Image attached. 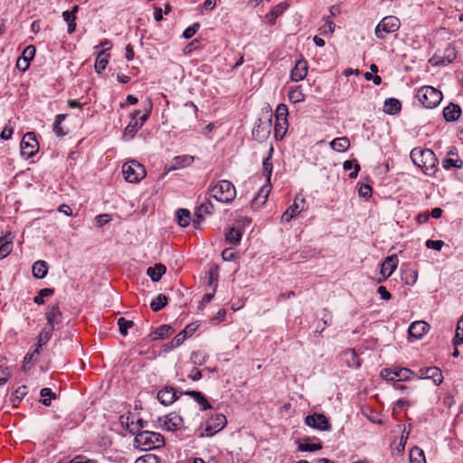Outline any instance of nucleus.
<instances>
[{
    "mask_svg": "<svg viewBox=\"0 0 463 463\" xmlns=\"http://www.w3.org/2000/svg\"><path fill=\"white\" fill-rule=\"evenodd\" d=\"M48 272V266L44 260H37L33 265V274L36 279H43Z\"/></svg>",
    "mask_w": 463,
    "mask_h": 463,
    "instance_id": "obj_32",
    "label": "nucleus"
},
{
    "mask_svg": "<svg viewBox=\"0 0 463 463\" xmlns=\"http://www.w3.org/2000/svg\"><path fill=\"white\" fill-rule=\"evenodd\" d=\"M21 147V155L24 158H30L33 156L38 149H39V144L35 138V135L33 132L26 133L21 141L20 144Z\"/></svg>",
    "mask_w": 463,
    "mask_h": 463,
    "instance_id": "obj_9",
    "label": "nucleus"
},
{
    "mask_svg": "<svg viewBox=\"0 0 463 463\" xmlns=\"http://www.w3.org/2000/svg\"><path fill=\"white\" fill-rule=\"evenodd\" d=\"M27 394V387L25 385H22L18 387L14 394V402L15 401L20 402L25 395Z\"/></svg>",
    "mask_w": 463,
    "mask_h": 463,
    "instance_id": "obj_59",
    "label": "nucleus"
},
{
    "mask_svg": "<svg viewBox=\"0 0 463 463\" xmlns=\"http://www.w3.org/2000/svg\"><path fill=\"white\" fill-rule=\"evenodd\" d=\"M176 219L180 226H188L191 221L190 212L186 209H179L176 212Z\"/></svg>",
    "mask_w": 463,
    "mask_h": 463,
    "instance_id": "obj_42",
    "label": "nucleus"
},
{
    "mask_svg": "<svg viewBox=\"0 0 463 463\" xmlns=\"http://www.w3.org/2000/svg\"><path fill=\"white\" fill-rule=\"evenodd\" d=\"M288 107L281 103L277 107L275 117L277 120H288Z\"/></svg>",
    "mask_w": 463,
    "mask_h": 463,
    "instance_id": "obj_54",
    "label": "nucleus"
},
{
    "mask_svg": "<svg viewBox=\"0 0 463 463\" xmlns=\"http://www.w3.org/2000/svg\"><path fill=\"white\" fill-rule=\"evenodd\" d=\"M163 427L168 431L182 430L184 427V420L179 414L171 412L165 416Z\"/></svg>",
    "mask_w": 463,
    "mask_h": 463,
    "instance_id": "obj_13",
    "label": "nucleus"
},
{
    "mask_svg": "<svg viewBox=\"0 0 463 463\" xmlns=\"http://www.w3.org/2000/svg\"><path fill=\"white\" fill-rule=\"evenodd\" d=\"M270 191H271V186H270L269 184H267V185H263L260 189L257 196H255L252 199V204H255V203H258V204H260V205L264 204L266 203L268 197H269V194Z\"/></svg>",
    "mask_w": 463,
    "mask_h": 463,
    "instance_id": "obj_34",
    "label": "nucleus"
},
{
    "mask_svg": "<svg viewBox=\"0 0 463 463\" xmlns=\"http://www.w3.org/2000/svg\"><path fill=\"white\" fill-rule=\"evenodd\" d=\"M42 402L45 406H50L52 399H55V393L50 388H43L41 390Z\"/></svg>",
    "mask_w": 463,
    "mask_h": 463,
    "instance_id": "obj_50",
    "label": "nucleus"
},
{
    "mask_svg": "<svg viewBox=\"0 0 463 463\" xmlns=\"http://www.w3.org/2000/svg\"><path fill=\"white\" fill-rule=\"evenodd\" d=\"M199 28H200V24L199 23H194L192 26L187 27L184 31L183 37L184 39L192 38L196 33V32L198 31Z\"/></svg>",
    "mask_w": 463,
    "mask_h": 463,
    "instance_id": "obj_58",
    "label": "nucleus"
},
{
    "mask_svg": "<svg viewBox=\"0 0 463 463\" xmlns=\"http://www.w3.org/2000/svg\"><path fill=\"white\" fill-rule=\"evenodd\" d=\"M354 167V171L349 174L350 178H355L357 176L358 171L360 170V165L357 163H354L351 160H346L344 162L343 168L347 171Z\"/></svg>",
    "mask_w": 463,
    "mask_h": 463,
    "instance_id": "obj_51",
    "label": "nucleus"
},
{
    "mask_svg": "<svg viewBox=\"0 0 463 463\" xmlns=\"http://www.w3.org/2000/svg\"><path fill=\"white\" fill-rule=\"evenodd\" d=\"M430 329V326L424 321L412 322L409 327V335L416 339L421 338Z\"/></svg>",
    "mask_w": 463,
    "mask_h": 463,
    "instance_id": "obj_17",
    "label": "nucleus"
},
{
    "mask_svg": "<svg viewBox=\"0 0 463 463\" xmlns=\"http://www.w3.org/2000/svg\"><path fill=\"white\" fill-rule=\"evenodd\" d=\"M47 326L55 329V326L61 323L62 315L58 305L52 306L46 313Z\"/></svg>",
    "mask_w": 463,
    "mask_h": 463,
    "instance_id": "obj_16",
    "label": "nucleus"
},
{
    "mask_svg": "<svg viewBox=\"0 0 463 463\" xmlns=\"http://www.w3.org/2000/svg\"><path fill=\"white\" fill-rule=\"evenodd\" d=\"M213 209V203L210 201H206L203 203L200 207L197 209L195 215L197 217V220L194 221V226L196 229L200 228V222L203 221V214H210L212 213Z\"/></svg>",
    "mask_w": 463,
    "mask_h": 463,
    "instance_id": "obj_23",
    "label": "nucleus"
},
{
    "mask_svg": "<svg viewBox=\"0 0 463 463\" xmlns=\"http://www.w3.org/2000/svg\"><path fill=\"white\" fill-rule=\"evenodd\" d=\"M341 359L348 367L357 368L360 365L359 359L354 349H347L341 354Z\"/></svg>",
    "mask_w": 463,
    "mask_h": 463,
    "instance_id": "obj_24",
    "label": "nucleus"
},
{
    "mask_svg": "<svg viewBox=\"0 0 463 463\" xmlns=\"http://www.w3.org/2000/svg\"><path fill=\"white\" fill-rule=\"evenodd\" d=\"M408 437H409V432H406L405 430L402 431V436H401V439H400V442L397 446V450L398 452H403L404 449H405V445H406V442H407V439H408Z\"/></svg>",
    "mask_w": 463,
    "mask_h": 463,
    "instance_id": "obj_64",
    "label": "nucleus"
},
{
    "mask_svg": "<svg viewBox=\"0 0 463 463\" xmlns=\"http://www.w3.org/2000/svg\"><path fill=\"white\" fill-rule=\"evenodd\" d=\"M358 194L361 197L368 199L372 195V188L370 185L363 184L359 187Z\"/></svg>",
    "mask_w": 463,
    "mask_h": 463,
    "instance_id": "obj_61",
    "label": "nucleus"
},
{
    "mask_svg": "<svg viewBox=\"0 0 463 463\" xmlns=\"http://www.w3.org/2000/svg\"><path fill=\"white\" fill-rule=\"evenodd\" d=\"M323 35H332L335 32V23L330 17L325 18V24L319 29Z\"/></svg>",
    "mask_w": 463,
    "mask_h": 463,
    "instance_id": "obj_46",
    "label": "nucleus"
},
{
    "mask_svg": "<svg viewBox=\"0 0 463 463\" xmlns=\"http://www.w3.org/2000/svg\"><path fill=\"white\" fill-rule=\"evenodd\" d=\"M305 94L303 93L301 86H295L290 89L288 92V99L293 103H298L305 100Z\"/></svg>",
    "mask_w": 463,
    "mask_h": 463,
    "instance_id": "obj_36",
    "label": "nucleus"
},
{
    "mask_svg": "<svg viewBox=\"0 0 463 463\" xmlns=\"http://www.w3.org/2000/svg\"><path fill=\"white\" fill-rule=\"evenodd\" d=\"M109 63V54L105 53V50L99 52L96 61H95V71L97 73H101L107 67Z\"/></svg>",
    "mask_w": 463,
    "mask_h": 463,
    "instance_id": "obj_31",
    "label": "nucleus"
},
{
    "mask_svg": "<svg viewBox=\"0 0 463 463\" xmlns=\"http://www.w3.org/2000/svg\"><path fill=\"white\" fill-rule=\"evenodd\" d=\"M241 233L239 230L231 228L226 233V241L230 243L238 244L241 241Z\"/></svg>",
    "mask_w": 463,
    "mask_h": 463,
    "instance_id": "obj_47",
    "label": "nucleus"
},
{
    "mask_svg": "<svg viewBox=\"0 0 463 463\" xmlns=\"http://www.w3.org/2000/svg\"><path fill=\"white\" fill-rule=\"evenodd\" d=\"M330 146L333 150H335L336 152H339V153L345 152L350 146V141L345 137H337V138L333 139L330 142Z\"/></svg>",
    "mask_w": 463,
    "mask_h": 463,
    "instance_id": "obj_28",
    "label": "nucleus"
},
{
    "mask_svg": "<svg viewBox=\"0 0 463 463\" xmlns=\"http://www.w3.org/2000/svg\"><path fill=\"white\" fill-rule=\"evenodd\" d=\"M165 445L164 437L155 431L144 430L138 432L134 439V447L140 450L160 449Z\"/></svg>",
    "mask_w": 463,
    "mask_h": 463,
    "instance_id": "obj_2",
    "label": "nucleus"
},
{
    "mask_svg": "<svg viewBox=\"0 0 463 463\" xmlns=\"http://www.w3.org/2000/svg\"><path fill=\"white\" fill-rule=\"evenodd\" d=\"M35 47L33 45H28L24 51L20 58L30 62L35 55Z\"/></svg>",
    "mask_w": 463,
    "mask_h": 463,
    "instance_id": "obj_56",
    "label": "nucleus"
},
{
    "mask_svg": "<svg viewBox=\"0 0 463 463\" xmlns=\"http://www.w3.org/2000/svg\"><path fill=\"white\" fill-rule=\"evenodd\" d=\"M167 304V298L164 294H159L151 301L150 307L154 311H159Z\"/></svg>",
    "mask_w": 463,
    "mask_h": 463,
    "instance_id": "obj_44",
    "label": "nucleus"
},
{
    "mask_svg": "<svg viewBox=\"0 0 463 463\" xmlns=\"http://www.w3.org/2000/svg\"><path fill=\"white\" fill-rule=\"evenodd\" d=\"M111 221V217L109 214H99L96 217V224L97 226L99 227H101L105 224H107L108 222H109Z\"/></svg>",
    "mask_w": 463,
    "mask_h": 463,
    "instance_id": "obj_63",
    "label": "nucleus"
},
{
    "mask_svg": "<svg viewBox=\"0 0 463 463\" xmlns=\"http://www.w3.org/2000/svg\"><path fill=\"white\" fill-rule=\"evenodd\" d=\"M402 279L406 285H414L418 279V271L410 269L403 273Z\"/></svg>",
    "mask_w": 463,
    "mask_h": 463,
    "instance_id": "obj_43",
    "label": "nucleus"
},
{
    "mask_svg": "<svg viewBox=\"0 0 463 463\" xmlns=\"http://www.w3.org/2000/svg\"><path fill=\"white\" fill-rule=\"evenodd\" d=\"M53 330L54 329L52 327L46 326L41 331L39 337H38V346L35 349L34 353L39 354V349L43 345H45L48 343V341L51 339Z\"/></svg>",
    "mask_w": 463,
    "mask_h": 463,
    "instance_id": "obj_35",
    "label": "nucleus"
},
{
    "mask_svg": "<svg viewBox=\"0 0 463 463\" xmlns=\"http://www.w3.org/2000/svg\"><path fill=\"white\" fill-rule=\"evenodd\" d=\"M14 235L9 232L0 238V260L8 256L13 250Z\"/></svg>",
    "mask_w": 463,
    "mask_h": 463,
    "instance_id": "obj_21",
    "label": "nucleus"
},
{
    "mask_svg": "<svg viewBox=\"0 0 463 463\" xmlns=\"http://www.w3.org/2000/svg\"><path fill=\"white\" fill-rule=\"evenodd\" d=\"M322 448L321 443H314L309 441H305L299 444V449L302 451H316Z\"/></svg>",
    "mask_w": 463,
    "mask_h": 463,
    "instance_id": "obj_55",
    "label": "nucleus"
},
{
    "mask_svg": "<svg viewBox=\"0 0 463 463\" xmlns=\"http://www.w3.org/2000/svg\"><path fill=\"white\" fill-rule=\"evenodd\" d=\"M420 379H432L435 384L439 385L443 381L442 373L438 367H426L420 369L418 373Z\"/></svg>",
    "mask_w": 463,
    "mask_h": 463,
    "instance_id": "obj_14",
    "label": "nucleus"
},
{
    "mask_svg": "<svg viewBox=\"0 0 463 463\" xmlns=\"http://www.w3.org/2000/svg\"><path fill=\"white\" fill-rule=\"evenodd\" d=\"M186 395H190L194 398V400L200 405H202V409L203 411L210 409L212 406L208 402V401L205 399L203 394L200 392L196 391H190L185 392Z\"/></svg>",
    "mask_w": 463,
    "mask_h": 463,
    "instance_id": "obj_38",
    "label": "nucleus"
},
{
    "mask_svg": "<svg viewBox=\"0 0 463 463\" xmlns=\"http://www.w3.org/2000/svg\"><path fill=\"white\" fill-rule=\"evenodd\" d=\"M305 423L307 426L319 430H328L331 428L327 418L324 414L320 413H314L307 416Z\"/></svg>",
    "mask_w": 463,
    "mask_h": 463,
    "instance_id": "obj_10",
    "label": "nucleus"
},
{
    "mask_svg": "<svg viewBox=\"0 0 463 463\" xmlns=\"http://www.w3.org/2000/svg\"><path fill=\"white\" fill-rule=\"evenodd\" d=\"M401 102L393 98L387 99L384 102L383 111L390 115H394L401 110Z\"/></svg>",
    "mask_w": 463,
    "mask_h": 463,
    "instance_id": "obj_30",
    "label": "nucleus"
},
{
    "mask_svg": "<svg viewBox=\"0 0 463 463\" xmlns=\"http://www.w3.org/2000/svg\"><path fill=\"white\" fill-rule=\"evenodd\" d=\"M118 326L120 334L126 336L128 335V329L131 328L134 326V323L130 320H127L124 317H119L118 319Z\"/></svg>",
    "mask_w": 463,
    "mask_h": 463,
    "instance_id": "obj_48",
    "label": "nucleus"
},
{
    "mask_svg": "<svg viewBox=\"0 0 463 463\" xmlns=\"http://www.w3.org/2000/svg\"><path fill=\"white\" fill-rule=\"evenodd\" d=\"M227 424L225 415L219 413L213 417L209 418L203 430L200 433V437H213L214 434L221 431Z\"/></svg>",
    "mask_w": 463,
    "mask_h": 463,
    "instance_id": "obj_7",
    "label": "nucleus"
},
{
    "mask_svg": "<svg viewBox=\"0 0 463 463\" xmlns=\"http://www.w3.org/2000/svg\"><path fill=\"white\" fill-rule=\"evenodd\" d=\"M211 196L223 203H232L236 197V189L228 180H221L210 188Z\"/></svg>",
    "mask_w": 463,
    "mask_h": 463,
    "instance_id": "obj_3",
    "label": "nucleus"
},
{
    "mask_svg": "<svg viewBox=\"0 0 463 463\" xmlns=\"http://www.w3.org/2000/svg\"><path fill=\"white\" fill-rule=\"evenodd\" d=\"M417 99L425 108L433 109L440 103L442 93L431 86H423L418 90Z\"/></svg>",
    "mask_w": 463,
    "mask_h": 463,
    "instance_id": "obj_4",
    "label": "nucleus"
},
{
    "mask_svg": "<svg viewBox=\"0 0 463 463\" xmlns=\"http://www.w3.org/2000/svg\"><path fill=\"white\" fill-rule=\"evenodd\" d=\"M442 166L446 170H449L450 168H453V167L460 169L463 166V161L458 156H456V157L447 156L442 161Z\"/></svg>",
    "mask_w": 463,
    "mask_h": 463,
    "instance_id": "obj_39",
    "label": "nucleus"
},
{
    "mask_svg": "<svg viewBox=\"0 0 463 463\" xmlns=\"http://www.w3.org/2000/svg\"><path fill=\"white\" fill-rule=\"evenodd\" d=\"M401 22L399 18L393 15L383 17L381 22L376 25L374 33L379 39H384L385 34L395 33L399 30Z\"/></svg>",
    "mask_w": 463,
    "mask_h": 463,
    "instance_id": "obj_6",
    "label": "nucleus"
},
{
    "mask_svg": "<svg viewBox=\"0 0 463 463\" xmlns=\"http://www.w3.org/2000/svg\"><path fill=\"white\" fill-rule=\"evenodd\" d=\"M288 124V120H277L275 123V136L277 138H282L287 132Z\"/></svg>",
    "mask_w": 463,
    "mask_h": 463,
    "instance_id": "obj_45",
    "label": "nucleus"
},
{
    "mask_svg": "<svg viewBox=\"0 0 463 463\" xmlns=\"http://www.w3.org/2000/svg\"><path fill=\"white\" fill-rule=\"evenodd\" d=\"M173 332L174 330L170 326L162 325L151 334V339L154 341L164 339L169 336Z\"/></svg>",
    "mask_w": 463,
    "mask_h": 463,
    "instance_id": "obj_29",
    "label": "nucleus"
},
{
    "mask_svg": "<svg viewBox=\"0 0 463 463\" xmlns=\"http://www.w3.org/2000/svg\"><path fill=\"white\" fill-rule=\"evenodd\" d=\"M270 126H271V119L269 118L267 121L262 122L260 120V122L254 127L252 130L253 136L257 139H265L269 137L270 133Z\"/></svg>",
    "mask_w": 463,
    "mask_h": 463,
    "instance_id": "obj_18",
    "label": "nucleus"
},
{
    "mask_svg": "<svg viewBox=\"0 0 463 463\" xmlns=\"http://www.w3.org/2000/svg\"><path fill=\"white\" fill-rule=\"evenodd\" d=\"M305 198H300L298 195L295 197L294 203L290 205L281 216L282 222H289L293 218L298 216L304 208Z\"/></svg>",
    "mask_w": 463,
    "mask_h": 463,
    "instance_id": "obj_11",
    "label": "nucleus"
},
{
    "mask_svg": "<svg viewBox=\"0 0 463 463\" xmlns=\"http://www.w3.org/2000/svg\"><path fill=\"white\" fill-rule=\"evenodd\" d=\"M307 74V63L305 60H299L296 62L291 71L290 79L292 81H300L306 78Z\"/></svg>",
    "mask_w": 463,
    "mask_h": 463,
    "instance_id": "obj_15",
    "label": "nucleus"
},
{
    "mask_svg": "<svg viewBox=\"0 0 463 463\" xmlns=\"http://www.w3.org/2000/svg\"><path fill=\"white\" fill-rule=\"evenodd\" d=\"M62 18L68 24V33L71 34L76 30V15L73 13H70V11L62 12Z\"/></svg>",
    "mask_w": 463,
    "mask_h": 463,
    "instance_id": "obj_40",
    "label": "nucleus"
},
{
    "mask_svg": "<svg viewBox=\"0 0 463 463\" xmlns=\"http://www.w3.org/2000/svg\"><path fill=\"white\" fill-rule=\"evenodd\" d=\"M410 156L413 164L420 167L425 175L434 174L438 158L432 150L415 147L411 151Z\"/></svg>",
    "mask_w": 463,
    "mask_h": 463,
    "instance_id": "obj_1",
    "label": "nucleus"
},
{
    "mask_svg": "<svg viewBox=\"0 0 463 463\" xmlns=\"http://www.w3.org/2000/svg\"><path fill=\"white\" fill-rule=\"evenodd\" d=\"M186 337L187 336L181 331L172 339V341L169 344L165 345V350L178 347L183 344Z\"/></svg>",
    "mask_w": 463,
    "mask_h": 463,
    "instance_id": "obj_49",
    "label": "nucleus"
},
{
    "mask_svg": "<svg viewBox=\"0 0 463 463\" xmlns=\"http://www.w3.org/2000/svg\"><path fill=\"white\" fill-rule=\"evenodd\" d=\"M141 113L140 110H135L131 114V120L129 124L126 127L124 131V137L128 138H133L136 133L141 128L140 125H138L137 116Z\"/></svg>",
    "mask_w": 463,
    "mask_h": 463,
    "instance_id": "obj_20",
    "label": "nucleus"
},
{
    "mask_svg": "<svg viewBox=\"0 0 463 463\" xmlns=\"http://www.w3.org/2000/svg\"><path fill=\"white\" fill-rule=\"evenodd\" d=\"M165 266L161 263H158L153 267H149L146 269V274L152 279V281L157 282L161 279L162 276L165 273Z\"/></svg>",
    "mask_w": 463,
    "mask_h": 463,
    "instance_id": "obj_26",
    "label": "nucleus"
},
{
    "mask_svg": "<svg viewBox=\"0 0 463 463\" xmlns=\"http://www.w3.org/2000/svg\"><path fill=\"white\" fill-rule=\"evenodd\" d=\"M289 6L288 2H282L277 5L269 14H266V23L269 25H273L276 23V19L280 16Z\"/></svg>",
    "mask_w": 463,
    "mask_h": 463,
    "instance_id": "obj_19",
    "label": "nucleus"
},
{
    "mask_svg": "<svg viewBox=\"0 0 463 463\" xmlns=\"http://www.w3.org/2000/svg\"><path fill=\"white\" fill-rule=\"evenodd\" d=\"M411 463H427L424 451L419 447H413L410 451Z\"/></svg>",
    "mask_w": 463,
    "mask_h": 463,
    "instance_id": "obj_37",
    "label": "nucleus"
},
{
    "mask_svg": "<svg viewBox=\"0 0 463 463\" xmlns=\"http://www.w3.org/2000/svg\"><path fill=\"white\" fill-rule=\"evenodd\" d=\"M414 373L405 367L384 368L381 371V376L386 381L407 382L410 381Z\"/></svg>",
    "mask_w": 463,
    "mask_h": 463,
    "instance_id": "obj_8",
    "label": "nucleus"
},
{
    "mask_svg": "<svg viewBox=\"0 0 463 463\" xmlns=\"http://www.w3.org/2000/svg\"><path fill=\"white\" fill-rule=\"evenodd\" d=\"M444 246V241L440 240L433 241V240H428L426 241V247L429 249H433L436 250H440L442 247Z\"/></svg>",
    "mask_w": 463,
    "mask_h": 463,
    "instance_id": "obj_60",
    "label": "nucleus"
},
{
    "mask_svg": "<svg viewBox=\"0 0 463 463\" xmlns=\"http://www.w3.org/2000/svg\"><path fill=\"white\" fill-rule=\"evenodd\" d=\"M153 109V103L151 99H146L143 104V110H140L141 113L137 116L138 125L142 128L145 122L148 119L151 111Z\"/></svg>",
    "mask_w": 463,
    "mask_h": 463,
    "instance_id": "obj_27",
    "label": "nucleus"
},
{
    "mask_svg": "<svg viewBox=\"0 0 463 463\" xmlns=\"http://www.w3.org/2000/svg\"><path fill=\"white\" fill-rule=\"evenodd\" d=\"M135 463H159V458L154 454L139 457Z\"/></svg>",
    "mask_w": 463,
    "mask_h": 463,
    "instance_id": "obj_57",
    "label": "nucleus"
},
{
    "mask_svg": "<svg viewBox=\"0 0 463 463\" xmlns=\"http://www.w3.org/2000/svg\"><path fill=\"white\" fill-rule=\"evenodd\" d=\"M273 152V148L271 147L269 152V156L262 162L263 174L266 175V181L269 183L270 176L272 174V163L270 162L271 154Z\"/></svg>",
    "mask_w": 463,
    "mask_h": 463,
    "instance_id": "obj_41",
    "label": "nucleus"
},
{
    "mask_svg": "<svg viewBox=\"0 0 463 463\" xmlns=\"http://www.w3.org/2000/svg\"><path fill=\"white\" fill-rule=\"evenodd\" d=\"M158 401L164 405H170L176 400V392L172 387H165L157 393Z\"/></svg>",
    "mask_w": 463,
    "mask_h": 463,
    "instance_id": "obj_22",
    "label": "nucleus"
},
{
    "mask_svg": "<svg viewBox=\"0 0 463 463\" xmlns=\"http://www.w3.org/2000/svg\"><path fill=\"white\" fill-rule=\"evenodd\" d=\"M461 115V109L458 105L450 103L443 109V116L447 121H455Z\"/></svg>",
    "mask_w": 463,
    "mask_h": 463,
    "instance_id": "obj_25",
    "label": "nucleus"
},
{
    "mask_svg": "<svg viewBox=\"0 0 463 463\" xmlns=\"http://www.w3.org/2000/svg\"><path fill=\"white\" fill-rule=\"evenodd\" d=\"M454 343L456 345H460L463 343V316H461L458 321Z\"/></svg>",
    "mask_w": 463,
    "mask_h": 463,
    "instance_id": "obj_53",
    "label": "nucleus"
},
{
    "mask_svg": "<svg viewBox=\"0 0 463 463\" xmlns=\"http://www.w3.org/2000/svg\"><path fill=\"white\" fill-rule=\"evenodd\" d=\"M52 294H53L52 288H43L39 291L38 295L36 297H34L33 301H34V303H36L38 305H42L44 303L43 298L46 297H50Z\"/></svg>",
    "mask_w": 463,
    "mask_h": 463,
    "instance_id": "obj_52",
    "label": "nucleus"
},
{
    "mask_svg": "<svg viewBox=\"0 0 463 463\" xmlns=\"http://www.w3.org/2000/svg\"><path fill=\"white\" fill-rule=\"evenodd\" d=\"M194 162V157L188 155L175 156L173 159L172 169H180L190 165Z\"/></svg>",
    "mask_w": 463,
    "mask_h": 463,
    "instance_id": "obj_33",
    "label": "nucleus"
},
{
    "mask_svg": "<svg viewBox=\"0 0 463 463\" xmlns=\"http://www.w3.org/2000/svg\"><path fill=\"white\" fill-rule=\"evenodd\" d=\"M398 264L399 259L397 255L392 254V256L385 258L381 265L380 270L383 279H380L378 281L381 282L388 279L394 272Z\"/></svg>",
    "mask_w": 463,
    "mask_h": 463,
    "instance_id": "obj_12",
    "label": "nucleus"
},
{
    "mask_svg": "<svg viewBox=\"0 0 463 463\" xmlns=\"http://www.w3.org/2000/svg\"><path fill=\"white\" fill-rule=\"evenodd\" d=\"M122 174L128 183H138L146 176V169L143 165L136 160H130L122 166Z\"/></svg>",
    "mask_w": 463,
    "mask_h": 463,
    "instance_id": "obj_5",
    "label": "nucleus"
},
{
    "mask_svg": "<svg viewBox=\"0 0 463 463\" xmlns=\"http://www.w3.org/2000/svg\"><path fill=\"white\" fill-rule=\"evenodd\" d=\"M14 133V128L10 125H7L4 128L0 134L1 139L8 140L12 137V135Z\"/></svg>",
    "mask_w": 463,
    "mask_h": 463,
    "instance_id": "obj_62",
    "label": "nucleus"
}]
</instances>
